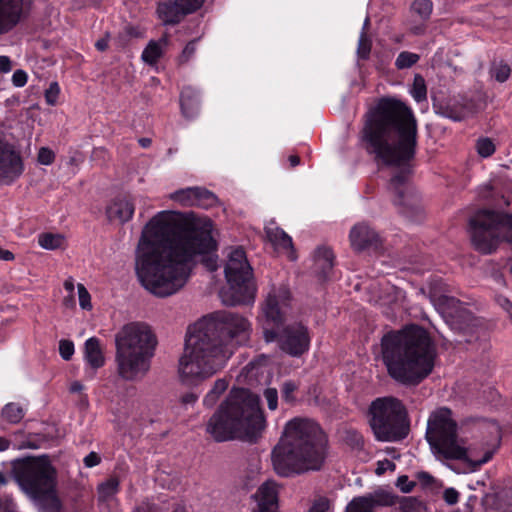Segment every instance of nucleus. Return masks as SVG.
Masks as SVG:
<instances>
[{"mask_svg":"<svg viewBox=\"0 0 512 512\" xmlns=\"http://www.w3.org/2000/svg\"><path fill=\"white\" fill-rule=\"evenodd\" d=\"M0 512H17L16 504L12 498L7 497L3 499V503L0 505Z\"/></svg>","mask_w":512,"mask_h":512,"instance_id":"nucleus-62","label":"nucleus"},{"mask_svg":"<svg viewBox=\"0 0 512 512\" xmlns=\"http://www.w3.org/2000/svg\"><path fill=\"white\" fill-rule=\"evenodd\" d=\"M397 495L378 488L363 496L354 497L346 506L345 512H374L376 507H389L395 505Z\"/></svg>","mask_w":512,"mask_h":512,"instance_id":"nucleus-15","label":"nucleus"},{"mask_svg":"<svg viewBox=\"0 0 512 512\" xmlns=\"http://www.w3.org/2000/svg\"><path fill=\"white\" fill-rule=\"evenodd\" d=\"M48 442V437L44 434H29L26 439L18 446L19 449H39Z\"/></svg>","mask_w":512,"mask_h":512,"instance_id":"nucleus-40","label":"nucleus"},{"mask_svg":"<svg viewBox=\"0 0 512 512\" xmlns=\"http://www.w3.org/2000/svg\"><path fill=\"white\" fill-rule=\"evenodd\" d=\"M411 93L416 102H422L427 99V87L425 79L420 74H416L414 76Z\"/></svg>","mask_w":512,"mask_h":512,"instance_id":"nucleus-38","label":"nucleus"},{"mask_svg":"<svg viewBox=\"0 0 512 512\" xmlns=\"http://www.w3.org/2000/svg\"><path fill=\"white\" fill-rule=\"evenodd\" d=\"M266 235L269 241L276 246L284 249L292 247L291 237L280 228H268Z\"/></svg>","mask_w":512,"mask_h":512,"instance_id":"nucleus-33","label":"nucleus"},{"mask_svg":"<svg viewBox=\"0 0 512 512\" xmlns=\"http://www.w3.org/2000/svg\"><path fill=\"white\" fill-rule=\"evenodd\" d=\"M331 501L326 496H319L313 502L308 512H330Z\"/></svg>","mask_w":512,"mask_h":512,"instance_id":"nucleus-47","label":"nucleus"},{"mask_svg":"<svg viewBox=\"0 0 512 512\" xmlns=\"http://www.w3.org/2000/svg\"><path fill=\"white\" fill-rule=\"evenodd\" d=\"M396 469V465L394 462L384 459L382 461H378L377 467L375 469V473L377 475H383L387 470L394 471Z\"/></svg>","mask_w":512,"mask_h":512,"instance_id":"nucleus-57","label":"nucleus"},{"mask_svg":"<svg viewBox=\"0 0 512 512\" xmlns=\"http://www.w3.org/2000/svg\"><path fill=\"white\" fill-rule=\"evenodd\" d=\"M426 22H422L419 24H413L409 28V32L413 35L419 36L423 35L426 32Z\"/></svg>","mask_w":512,"mask_h":512,"instance_id":"nucleus-63","label":"nucleus"},{"mask_svg":"<svg viewBox=\"0 0 512 512\" xmlns=\"http://www.w3.org/2000/svg\"><path fill=\"white\" fill-rule=\"evenodd\" d=\"M139 37H142V32L139 30L138 27L136 26H126L123 30V32H121L119 34V39L121 40L122 38H139Z\"/></svg>","mask_w":512,"mask_h":512,"instance_id":"nucleus-58","label":"nucleus"},{"mask_svg":"<svg viewBox=\"0 0 512 512\" xmlns=\"http://www.w3.org/2000/svg\"><path fill=\"white\" fill-rule=\"evenodd\" d=\"M476 149L480 156L489 157L495 152V145L489 138H480L476 143Z\"/></svg>","mask_w":512,"mask_h":512,"instance_id":"nucleus-43","label":"nucleus"},{"mask_svg":"<svg viewBox=\"0 0 512 512\" xmlns=\"http://www.w3.org/2000/svg\"><path fill=\"white\" fill-rule=\"evenodd\" d=\"M228 382L226 379H217L212 389L205 395L203 399L204 406L211 408L218 401L219 397L227 390Z\"/></svg>","mask_w":512,"mask_h":512,"instance_id":"nucleus-32","label":"nucleus"},{"mask_svg":"<svg viewBox=\"0 0 512 512\" xmlns=\"http://www.w3.org/2000/svg\"><path fill=\"white\" fill-rule=\"evenodd\" d=\"M361 137L366 152L385 166L398 167L387 190L399 213L412 221L422 218L417 197L410 192V162L415 158L418 125L412 109L393 97H383L365 114Z\"/></svg>","mask_w":512,"mask_h":512,"instance_id":"nucleus-2","label":"nucleus"},{"mask_svg":"<svg viewBox=\"0 0 512 512\" xmlns=\"http://www.w3.org/2000/svg\"><path fill=\"white\" fill-rule=\"evenodd\" d=\"M59 353L61 357L68 361L74 354V344L70 340L62 339L59 341Z\"/></svg>","mask_w":512,"mask_h":512,"instance_id":"nucleus-49","label":"nucleus"},{"mask_svg":"<svg viewBox=\"0 0 512 512\" xmlns=\"http://www.w3.org/2000/svg\"><path fill=\"white\" fill-rule=\"evenodd\" d=\"M372 48V41L368 34L365 31H361L359 40H358V47H357V55L360 59L367 60L370 56Z\"/></svg>","mask_w":512,"mask_h":512,"instance_id":"nucleus-41","label":"nucleus"},{"mask_svg":"<svg viewBox=\"0 0 512 512\" xmlns=\"http://www.w3.org/2000/svg\"><path fill=\"white\" fill-rule=\"evenodd\" d=\"M84 354L85 359L93 369H99L105 363L100 341L96 337H91L86 340L84 345Z\"/></svg>","mask_w":512,"mask_h":512,"instance_id":"nucleus-25","label":"nucleus"},{"mask_svg":"<svg viewBox=\"0 0 512 512\" xmlns=\"http://www.w3.org/2000/svg\"><path fill=\"white\" fill-rule=\"evenodd\" d=\"M25 416L23 407L18 403H8L1 411V417L9 424H18Z\"/></svg>","mask_w":512,"mask_h":512,"instance_id":"nucleus-30","label":"nucleus"},{"mask_svg":"<svg viewBox=\"0 0 512 512\" xmlns=\"http://www.w3.org/2000/svg\"><path fill=\"white\" fill-rule=\"evenodd\" d=\"M198 39L189 41L183 48L181 54L176 58V62L179 66L187 64L196 52V44Z\"/></svg>","mask_w":512,"mask_h":512,"instance_id":"nucleus-42","label":"nucleus"},{"mask_svg":"<svg viewBox=\"0 0 512 512\" xmlns=\"http://www.w3.org/2000/svg\"><path fill=\"white\" fill-rule=\"evenodd\" d=\"M398 507L395 509L399 512H423L426 510L425 504L417 497L412 496H398L396 503Z\"/></svg>","mask_w":512,"mask_h":512,"instance_id":"nucleus-29","label":"nucleus"},{"mask_svg":"<svg viewBox=\"0 0 512 512\" xmlns=\"http://www.w3.org/2000/svg\"><path fill=\"white\" fill-rule=\"evenodd\" d=\"M511 73V69L508 64L500 62L495 64L492 68V74L498 82H505Z\"/></svg>","mask_w":512,"mask_h":512,"instance_id":"nucleus-45","label":"nucleus"},{"mask_svg":"<svg viewBox=\"0 0 512 512\" xmlns=\"http://www.w3.org/2000/svg\"><path fill=\"white\" fill-rule=\"evenodd\" d=\"M443 499L448 505H455L459 501V492L454 488H447L444 490Z\"/></svg>","mask_w":512,"mask_h":512,"instance_id":"nucleus-55","label":"nucleus"},{"mask_svg":"<svg viewBox=\"0 0 512 512\" xmlns=\"http://www.w3.org/2000/svg\"><path fill=\"white\" fill-rule=\"evenodd\" d=\"M12 69L11 60L8 56H0V73H8Z\"/></svg>","mask_w":512,"mask_h":512,"instance_id":"nucleus-64","label":"nucleus"},{"mask_svg":"<svg viewBox=\"0 0 512 512\" xmlns=\"http://www.w3.org/2000/svg\"><path fill=\"white\" fill-rule=\"evenodd\" d=\"M433 108L435 113L442 117L453 121H461L471 113L472 105L465 97H452L434 102Z\"/></svg>","mask_w":512,"mask_h":512,"instance_id":"nucleus-17","label":"nucleus"},{"mask_svg":"<svg viewBox=\"0 0 512 512\" xmlns=\"http://www.w3.org/2000/svg\"><path fill=\"white\" fill-rule=\"evenodd\" d=\"M264 398L267 401L268 408L275 410L278 405V392L275 388H267L264 391Z\"/></svg>","mask_w":512,"mask_h":512,"instance_id":"nucleus-53","label":"nucleus"},{"mask_svg":"<svg viewBox=\"0 0 512 512\" xmlns=\"http://www.w3.org/2000/svg\"><path fill=\"white\" fill-rule=\"evenodd\" d=\"M267 343L276 341L279 349L291 357H301L310 347V334L307 326L295 322L284 326L280 331L264 329Z\"/></svg>","mask_w":512,"mask_h":512,"instance_id":"nucleus-13","label":"nucleus"},{"mask_svg":"<svg viewBox=\"0 0 512 512\" xmlns=\"http://www.w3.org/2000/svg\"><path fill=\"white\" fill-rule=\"evenodd\" d=\"M156 12L164 25H176L189 15L179 0H160Z\"/></svg>","mask_w":512,"mask_h":512,"instance_id":"nucleus-21","label":"nucleus"},{"mask_svg":"<svg viewBox=\"0 0 512 512\" xmlns=\"http://www.w3.org/2000/svg\"><path fill=\"white\" fill-rule=\"evenodd\" d=\"M27 78V73L22 69H18L13 73L12 83L15 87H23L27 83Z\"/></svg>","mask_w":512,"mask_h":512,"instance_id":"nucleus-56","label":"nucleus"},{"mask_svg":"<svg viewBox=\"0 0 512 512\" xmlns=\"http://www.w3.org/2000/svg\"><path fill=\"white\" fill-rule=\"evenodd\" d=\"M416 478L424 489H438L440 485L437 480L428 472L421 471L416 474Z\"/></svg>","mask_w":512,"mask_h":512,"instance_id":"nucleus-44","label":"nucleus"},{"mask_svg":"<svg viewBox=\"0 0 512 512\" xmlns=\"http://www.w3.org/2000/svg\"><path fill=\"white\" fill-rule=\"evenodd\" d=\"M457 428V422L452 418V411L441 407L430 414L425 438L435 454L448 460L468 462L465 441L458 440Z\"/></svg>","mask_w":512,"mask_h":512,"instance_id":"nucleus-10","label":"nucleus"},{"mask_svg":"<svg viewBox=\"0 0 512 512\" xmlns=\"http://www.w3.org/2000/svg\"><path fill=\"white\" fill-rule=\"evenodd\" d=\"M433 10L431 0H414L410 6V12L413 17H418L420 21L427 22L430 19Z\"/></svg>","mask_w":512,"mask_h":512,"instance_id":"nucleus-31","label":"nucleus"},{"mask_svg":"<svg viewBox=\"0 0 512 512\" xmlns=\"http://www.w3.org/2000/svg\"><path fill=\"white\" fill-rule=\"evenodd\" d=\"M169 38L164 34L159 40H150L142 52V60L149 64L155 65L158 60L163 56L164 48L168 45Z\"/></svg>","mask_w":512,"mask_h":512,"instance_id":"nucleus-24","label":"nucleus"},{"mask_svg":"<svg viewBox=\"0 0 512 512\" xmlns=\"http://www.w3.org/2000/svg\"><path fill=\"white\" fill-rule=\"evenodd\" d=\"M265 426L259 397L248 389L233 388L209 418L206 432L216 442L239 439L255 443Z\"/></svg>","mask_w":512,"mask_h":512,"instance_id":"nucleus-6","label":"nucleus"},{"mask_svg":"<svg viewBox=\"0 0 512 512\" xmlns=\"http://www.w3.org/2000/svg\"><path fill=\"white\" fill-rule=\"evenodd\" d=\"M134 210L135 206L128 197H117L107 206L106 215L110 221L123 224L132 218Z\"/></svg>","mask_w":512,"mask_h":512,"instance_id":"nucleus-22","label":"nucleus"},{"mask_svg":"<svg viewBox=\"0 0 512 512\" xmlns=\"http://www.w3.org/2000/svg\"><path fill=\"white\" fill-rule=\"evenodd\" d=\"M334 266V254L330 248L318 247L314 255V269L319 281L330 278Z\"/></svg>","mask_w":512,"mask_h":512,"instance_id":"nucleus-23","label":"nucleus"},{"mask_svg":"<svg viewBox=\"0 0 512 512\" xmlns=\"http://www.w3.org/2000/svg\"><path fill=\"white\" fill-rule=\"evenodd\" d=\"M253 497L257 506L252 512H279L278 490L274 483H263Z\"/></svg>","mask_w":512,"mask_h":512,"instance_id":"nucleus-20","label":"nucleus"},{"mask_svg":"<svg viewBox=\"0 0 512 512\" xmlns=\"http://www.w3.org/2000/svg\"><path fill=\"white\" fill-rule=\"evenodd\" d=\"M132 512H158V507L148 501H143Z\"/></svg>","mask_w":512,"mask_h":512,"instance_id":"nucleus-61","label":"nucleus"},{"mask_svg":"<svg viewBox=\"0 0 512 512\" xmlns=\"http://www.w3.org/2000/svg\"><path fill=\"white\" fill-rule=\"evenodd\" d=\"M380 347L387 375L402 386H418L434 369L436 346L428 331L419 325L385 333Z\"/></svg>","mask_w":512,"mask_h":512,"instance_id":"nucleus-4","label":"nucleus"},{"mask_svg":"<svg viewBox=\"0 0 512 512\" xmlns=\"http://www.w3.org/2000/svg\"><path fill=\"white\" fill-rule=\"evenodd\" d=\"M25 0H0V35L13 30L24 16Z\"/></svg>","mask_w":512,"mask_h":512,"instance_id":"nucleus-18","label":"nucleus"},{"mask_svg":"<svg viewBox=\"0 0 512 512\" xmlns=\"http://www.w3.org/2000/svg\"><path fill=\"white\" fill-rule=\"evenodd\" d=\"M64 237L60 234L42 233L38 237L39 245L47 250H55L62 246Z\"/></svg>","mask_w":512,"mask_h":512,"instance_id":"nucleus-36","label":"nucleus"},{"mask_svg":"<svg viewBox=\"0 0 512 512\" xmlns=\"http://www.w3.org/2000/svg\"><path fill=\"white\" fill-rule=\"evenodd\" d=\"M415 486H416V482L409 481V478L407 475L399 476L396 481V487L399 488L402 493L411 492Z\"/></svg>","mask_w":512,"mask_h":512,"instance_id":"nucleus-52","label":"nucleus"},{"mask_svg":"<svg viewBox=\"0 0 512 512\" xmlns=\"http://www.w3.org/2000/svg\"><path fill=\"white\" fill-rule=\"evenodd\" d=\"M180 105L186 118L191 119L197 114L199 101L196 92L192 88L186 87L181 91Z\"/></svg>","mask_w":512,"mask_h":512,"instance_id":"nucleus-26","label":"nucleus"},{"mask_svg":"<svg viewBox=\"0 0 512 512\" xmlns=\"http://www.w3.org/2000/svg\"><path fill=\"white\" fill-rule=\"evenodd\" d=\"M188 14H192L200 9L205 0H179Z\"/></svg>","mask_w":512,"mask_h":512,"instance_id":"nucleus-54","label":"nucleus"},{"mask_svg":"<svg viewBox=\"0 0 512 512\" xmlns=\"http://www.w3.org/2000/svg\"><path fill=\"white\" fill-rule=\"evenodd\" d=\"M83 462L87 468H92L101 462V457L96 452L92 451L84 457Z\"/></svg>","mask_w":512,"mask_h":512,"instance_id":"nucleus-60","label":"nucleus"},{"mask_svg":"<svg viewBox=\"0 0 512 512\" xmlns=\"http://www.w3.org/2000/svg\"><path fill=\"white\" fill-rule=\"evenodd\" d=\"M328 438L312 419L295 417L289 420L271 451V462L277 475L292 477L320 471L325 463Z\"/></svg>","mask_w":512,"mask_h":512,"instance_id":"nucleus-5","label":"nucleus"},{"mask_svg":"<svg viewBox=\"0 0 512 512\" xmlns=\"http://www.w3.org/2000/svg\"><path fill=\"white\" fill-rule=\"evenodd\" d=\"M38 162L42 165H51L55 160L54 152L47 148L41 147L37 156Z\"/></svg>","mask_w":512,"mask_h":512,"instance_id":"nucleus-50","label":"nucleus"},{"mask_svg":"<svg viewBox=\"0 0 512 512\" xmlns=\"http://www.w3.org/2000/svg\"><path fill=\"white\" fill-rule=\"evenodd\" d=\"M24 161L20 149L0 138V182L10 185L24 173Z\"/></svg>","mask_w":512,"mask_h":512,"instance_id":"nucleus-14","label":"nucleus"},{"mask_svg":"<svg viewBox=\"0 0 512 512\" xmlns=\"http://www.w3.org/2000/svg\"><path fill=\"white\" fill-rule=\"evenodd\" d=\"M420 59V56L416 53H412L409 51H402L396 58L395 66L402 70L408 69L415 65Z\"/></svg>","mask_w":512,"mask_h":512,"instance_id":"nucleus-39","label":"nucleus"},{"mask_svg":"<svg viewBox=\"0 0 512 512\" xmlns=\"http://www.w3.org/2000/svg\"><path fill=\"white\" fill-rule=\"evenodd\" d=\"M119 484L120 482L116 477H110L105 482L99 484V499L102 501H106L107 499L115 495L119 490Z\"/></svg>","mask_w":512,"mask_h":512,"instance_id":"nucleus-35","label":"nucleus"},{"mask_svg":"<svg viewBox=\"0 0 512 512\" xmlns=\"http://www.w3.org/2000/svg\"><path fill=\"white\" fill-rule=\"evenodd\" d=\"M367 419L375 439L381 442L402 441L410 432L408 410L394 396L374 399L368 407Z\"/></svg>","mask_w":512,"mask_h":512,"instance_id":"nucleus-9","label":"nucleus"},{"mask_svg":"<svg viewBox=\"0 0 512 512\" xmlns=\"http://www.w3.org/2000/svg\"><path fill=\"white\" fill-rule=\"evenodd\" d=\"M157 338L144 322H130L115 334V363L118 376L125 381L142 380L150 370Z\"/></svg>","mask_w":512,"mask_h":512,"instance_id":"nucleus-8","label":"nucleus"},{"mask_svg":"<svg viewBox=\"0 0 512 512\" xmlns=\"http://www.w3.org/2000/svg\"><path fill=\"white\" fill-rule=\"evenodd\" d=\"M344 443L353 450H362L364 448V438L360 432L355 429H345L342 434Z\"/></svg>","mask_w":512,"mask_h":512,"instance_id":"nucleus-34","label":"nucleus"},{"mask_svg":"<svg viewBox=\"0 0 512 512\" xmlns=\"http://www.w3.org/2000/svg\"><path fill=\"white\" fill-rule=\"evenodd\" d=\"M471 239L475 249L483 254H491L496 250L503 229L511 232L509 241L512 242V215L502 214L492 210H479L469 220Z\"/></svg>","mask_w":512,"mask_h":512,"instance_id":"nucleus-12","label":"nucleus"},{"mask_svg":"<svg viewBox=\"0 0 512 512\" xmlns=\"http://www.w3.org/2000/svg\"><path fill=\"white\" fill-rule=\"evenodd\" d=\"M11 474L39 512L62 511V502L57 493L58 473L47 454L13 460Z\"/></svg>","mask_w":512,"mask_h":512,"instance_id":"nucleus-7","label":"nucleus"},{"mask_svg":"<svg viewBox=\"0 0 512 512\" xmlns=\"http://www.w3.org/2000/svg\"><path fill=\"white\" fill-rule=\"evenodd\" d=\"M440 302L448 310V316L451 318V324L455 329L466 334L475 327L476 319L458 299L450 296H442Z\"/></svg>","mask_w":512,"mask_h":512,"instance_id":"nucleus-16","label":"nucleus"},{"mask_svg":"<svg viewBox=\"0 0 512 512\" xmlns=\"http://www.w3.org/2000/svg\"><path fill=\"white\" fill-rule=\"evenodd\" d=\"M219 204L218 197L205 187L194 186V207L209 209Z\"/></svg>","mask_w":512,"mask_h":512,"instance_id":"nucleus-28","label":"nucleus"},{"mask_svg":"<svg viewBox=\"0 0 512 512\" xmlns=\"http://www.w3.org/2000/svg\"><path fill=\"white\" fill-rule=\"evenodd\" d=\"M351 247L361 252L366 249H377L381 246V238L379 234L367 223H358L354 225L350 231Z\"/></svg>","mask_w":512,"mask_h":512,"instance_id":"nucleus-19","label":"nucleus"},{"mask_svg":"<svg viewBox=\"0 0 512 512\" xmlns=\"http://www.w3.org/2000/svg\"><path fill=\"white\" fill-rule=\"evenodd\" d=\"M252 332L243 315L220 310L188 330L185 350L179 359L181 382L196 385L222 369L238 346L246 345Z\"/></svg>","mask_w":512,"mask_h":512,"instance_id":"nucleus-3","label":"nucleus"},{"mask_svg":"<svg viewBox=\"0 0 512 512\" xmlns=\"http://www.w3.org/2000/svg\"><path fill=\"white\" fill-rule=\"evenodd\" d=\"M298 389V386L294 381H285L281 387V396L282 399L287 403H292L295 401L294 392Z\"/></svg>","mask_w":512,"mask_h":512,"instance_id":"nucleus-46","label":"nucleus"},{"mask_svg":"<svg viewBox=\"0 0 512 512\" xmlns=\"http://www.w3.org/2000/svg\"><path fill=\"white\" fill-rule=\"evenodd\" d=\"M224 272L227 286L219 291L221 302L231 307L253 302L256 286L253 281L252 267L242 248H236L230 252Z\"/></svg>","mask_w":512,"mask_h":512,"instance_id":"nucleus-11","label":"nucleus"},{"mask_svg":"<svg viewBox=\"0 0 512 512\" xmlns=\"http://www.w3.org/2000/svg\"><path fill=\"white\" fill-rule=\"evenodd\" d=\"M263 313L266 317V320L276 326H279L284 322V314L280 309L279 301L276 295H268L263 307Z\"/></svg>","mask_w":512,"mask_h":512,"instance_id":"nucleus-27","label":"nucleus"},{"mask_svg":"<svg viewBox=\"0 0 512 512\" xmlns=\"http://www.w3.org/2000/svg\"><path fill=\"white\" fill-rule=\"evenodd\" d=\"M199 398V395L193 391L182 394L179 398L180 403L183 406L193 405Z\"/></svg>","mask_w":512,"mask_h":512,"instance_id":"nucleus-59","label":"nucleus"},{"mask_svg":"<svg viewBox=\"0 0 512 512\" xmlns=\"http://www.w3.org/2000/svg\"><path fill=\"white\" fill-rule=\"evenodd\" d=\"M79 305L84 310H90L92 308L91 296L85 286L81 283L77 285Z\"/></svg>","mask_w":512,"mask_h":512,"instance_id":"nucleus-48","label":"nucleus"},{"mask_svg":"<svg viewBox=\"0 0 512 512\" xmlns=\"http://www.w3.org/2000/svg\"><path fill=\"white\" fill-rule=\"evenodd\" d=\"M60 93V88L57 82H52L49 88L45 91V100L49 105H55Z\"/></svg>","mask_w":512,"mask_h":512,"instance_id":"nucleus-51","label":"nucleus"},{"mask_svg":"<svg viewBox=\"0 0 512 512\" xmlns=\"http://www.w3.org/2000/svg\"><path fill=\"white\" fill-rule=\"evenodd\" d=\"M171 217L160 212L148 223L149 235L141 236L135 269L142 286L157 297L178 292L187 282L196 257L210 272L218 268L213 222L193 212Z\"/></svg>","mask_w":512,"mask_h":512,"instance_id":"nucleus-1","label":"nucleus"},{"mask_svg":"<svg viewBox=\"0 0 512 512\" xmlns=\"http://www.w3.org/2000/svg\"><path fill=\"white\" fill-rule=\"evenodd\" d=\"M170 198L183 207H194V187L179 189L173 192Z\"/></svg>","mask_w":512,"mask_h":512,"instance_id":"nucleus-37","label":"nucleus"}]
</instances>
